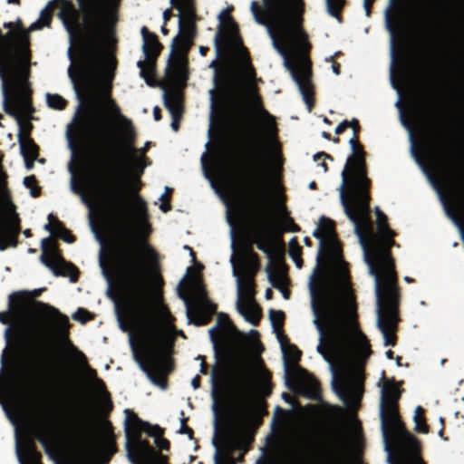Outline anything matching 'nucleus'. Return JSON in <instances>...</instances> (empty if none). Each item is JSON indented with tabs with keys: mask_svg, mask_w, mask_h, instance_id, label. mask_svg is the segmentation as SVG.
<instances>
[{
	"mask_svg": "<svg viewBox=\"0 0 464 464\" xmlns=\"http://www.w3.org/2000/svg\"><path fill=\"white\" fill-rule=\"evenodd\" d=\"M138 67L149 86L159 85L163 90L164 104L172 117L171 128L177 131L182 112L181 90L188 78L187 60H168L162 81L156 73V60H139Z\"/></svg>",
	"mask_w": 464,
	"mask_h": 464,
	"instance_id": "f8f14e48",
	"label": "nucleus"
},
{
	"mask_svg": "<svg viewBox=\"0 0 464 464\" xmlns=\"http://www.w3.org/2000/svg\"><path fill=\"white\" fill-rule=\"evenodd\" d=\"M24 185L25 188L30 189V194L32 197L36 198L40 194V187L36 184V179L34 176H28L24 179Z\"/></svg>",
	"mask_w": 464,
	"mask_h": 464,
	"instance_id": "f704fd0d",
	"label": "nucleus"
},
{
	"mask_svg": "<svg viewBox=\"0 0 464 464\" xmlns=\"http://www.w3.org/2000/svg\"><path fill=\"white\" fill-rule=\"evenodd\" d=\"M261 14L252 1L250 11L255 21L265 25L274 48L282 58H307L310 45L301 27L302 0H263Z\"/></svg>",
	"mask_w": 464,
	"mask_h": 464,
	"instance_id": "1a4fd4ad",
	"label": "nucleus"
},
{
	"mask_svg": "<svg viewBox=\"0 0 464 464\" xmlns=\"http://www.w3.org/2000/svg\"><path fill=\"white\" fill-rule=\"evenodd\" d=\"M100 450V442L92 435H82L77 438L73 443V451L80 460H87L93 458Z\"/></svg>",
	"mask_w": 464,
	"mask_h": 464,
	"instance_id": "b1692460",
	"label": "nucleus"
},
{
	"mask_svg": "<svg viewBox=\"0 0 464 464\" xmlns=\"http://www.w3.org/2000/svg\"><path fill=\"white\" fill-rule=\"evenodd\" d=\"M208 48L207 47H204V46H200L199 47V53L200 55L204 56L206 55V52H207Z\"/></svg>",
	"mask_w": 464,
	"mask_h": 464,
	"instance_id": "5fc2aeb1",
	"label": "nucleus"
},
{
	"mask_svg": "<svg viewBox=\"0 0 464 464\" xmlns=\"http://www.w3.org/2000/svg\"><path fill=\"white\" fill-rule=\"evenodd\" d=\"M171 190H172L171 188L166 187L165 192L160 198V199L161 201V204L160 205V208L165 213L170 209L169 198H170Z\"/></svg>",
	"mask_w": 464,
	"mask_h": 464,
	"instance_id": "c9c22d12",
	"label": "nucleus"
},
{
	"mask_svg": "<svg viewBox=\"0 0 464 464\" xmlns=\"http://www.w3.org/2000/svg\"><path fill=\"white\" fill-rule=\"evenodd\" d=\"M306 382H307L306 384L308 386V391L306 392V395L311 398H315L318 395V385H317L316 381L314 378L309 377L306 380Z\"/></svg>",
	"mask_w": 464,
	"mask_h": 464,
	"instance_id": "4c0bfd02",
	"label": "nucleus"
},
{
	"mask_svg": "<svg viewBox=\"0 0 464 464\" xmlns=\"http://www.w3.org/2000/svg\"><path fill=\"white\" fill-rule=\"evenodd\" d=\"M327 159H329V156L325 153H318L314 156V161L323 173L327 171V164L325 162Z\"/></svg>",
	"mask_w": 464,
	"mask_h": 464,
	"instance_id": "58836bf2",
	"label": "nucleus"
},
{
	"mask_svg": "<svg viewBox=\"0 0 464 464\" xmlns=\"http://www.w3.org/2000/svg\"><path fill=\"white\" fill-rule=\"evenodd\" d=\"M181 424H182L181 430H180L181 433H185V432H189L190 434L192 433V430L185 426V420H182Z\"/></svg>",
	"mask_w": 464,
	"mask_h": 464,
	"instance_id": "09e8293b",
	"label": "nucleus"
},
{
	"mask_svg": "<svg viewBox=\"0 0 464 464\" xmlns=\"http://www.w3.org/2000/svg\"><path fill=\"white\" fill-rule=\"evenodd\" d=\"M413 61L414 60H392L390 64V78L392 87L398 92L399 97L395 105L399 109L401 123L409 130L411 141L412 156L417 163L425 169L421 156L415 149L411 119V116L409 115L408 118L406 117V112L401 105V88L413 81L418 74L419 68L412 63Z\"/></svg>",
	"mask_w": 464,
	"mask_h": 464,
	"instance_id": "2eb2a0df",
	"label": "nucleus"
},
{
	"mask_svg": "<svg viewBox=\"0 0 464 464\" xmlns=\"http://www.w3.org/2000/svg\"><path fill=\"white\" fill-rule=\"evenodd\" d=\"M373 2V0H363V8L365 11V15L369 16L371 13V5Z\"/></svg>",
	"mask_w": 464,
	"mask_h": 464,
	"instance_id": "37998d69",
	"label": "nucleus"
},
{
	"mask_svg": "<svg viewBox=\"0 0 464 464\" xmlns=\"http://www.w3.org/2000/svg\"><path fill=\"white\" fill-rule=\"evenodd\" d=\"M266 296L267 299H270L272 297V291L271 289H267L266 292Z\"/></svg>",
	"mask_w": 464,
	"mask_h": 464,
	"instance_id": "4d7b16f0",
	"label": "nucleus"
},
{
	"mask_svg": "<svg viewBox=\"0 0 464 464\" xmlns=\"http://www.w3.org/2000/svg\"><path fill=\"white\" fill-rule=\"evenodd\" d=\"M140 33L143 40L141 49L144 58H156L160 49L156 35L151 34L145 26L141 28Z\"/></svg>",
	"mask_w": 464,
	"mask_h": 464,
	"instance_id": "bb28decb",
	"label": "nucleus"
},
{
	"mask_svg": "<svg viewBox=\"0 0 464 464\" xmlns=\"http://www.w3.org/2000/svg\"><path fill=\"white\" fill-rule=\"evenodd\" d=\"M153 113H154L155 120L159 121L160 119V109L158 107L154 108Z\"/></svg>",
	"mask_w": 464,
	"mask_h": 464,
	"instance_id": "8fccbe9b",
	"label": "nucleus"
},
{
	"mask_svg": "<svg viewBox=\"0 0 464 464\" xmlns=\"http://www.w3.org/2000/svg\"><path fill=\"white\" fill-rule=\"evenodd\" d=\"M201 165L206 179L227 207L232 249L230 264L237 283V310L246 321L255 325L261 316L260 308L255 301L254 282L259 262L249 245L242 243L238 247L236 245V218H232V211L237 212V195L229 178L230 159L221 151L213 155L206 152L201 157Z\"/></svg>",
	"mask_w": 464,
	"mask_h": 464,
	"instance_id": "0eeeda50",
	"label": "nucleus"
},
{
	"mask_svg": "<svg viewBox=\"0 0 464 464\" xmlns=\"http://www.w3.org/2000/svg\"><path fill=\"white\" fill-rule=\"evenodd\" d=\"M336 55H339V53H335L334 55H330V57H329V58H330V59H333V58H334V56H336Z\"/></svg>",
	"mask_w": 464,
	"mask_h": 464,
	"instance_id": "69168bd1",
	"label": "nucleus"
},
{
	"mask_svg": "<svg viewBox=\"0 0 464 464\" xmlns=\"http://www.w3.org/2000/svg\"><path fill=\"white\" fill-rule=\"evenodd\" d=\"M46 102L49 107L55 110H62L65 107L66 101L58 94H46Z\"/></svg>",
	"mask_w": 464,
	"mask_h": 464,
	"instance_id": "72a5a7b5",
	"label": "nucleus"
},
{
	"mask_svg": "<svg viewBox=\"0 0 464 464\" xmlns=\"http://www.w3.org/2000/svg\"><path fill=\"white\" fill-rule=\"evenodd\" d=\"M24 234L25 235V237H29L30 236V231L29 230H24Z\"/></svg>",
	"mask_w": 464,
	"mask_h": 464,
	"instance_id": "0e129e2a",
	"label": "nucleus"
},
{
	"mask_svg": "<svg viewBox=\"0 0 464 464\" xmlns=\"http://www.w3.org/2000/svg\"><path fill=\"white\" fill-rule=\"evenodd\" d=\"M269 393V374L260 360L246 349L229 353L224 363L212 373V398L214 408L233 403L237 407L232 414L226 438L221 445L214 441L215 464H235L236 450H247L251 441L248 423L251 416L250 401L255 394Z\"/></svg>",
	"mask_w": 464,
	"mask_h": 464,
	"instance_id": "423d86ee",
	"label": "nucleus"
},
{
	"mask_svg": "<svg viewBox=\"0 0 464 464\" xmlns=\"http://www.w3.org/2000/svg\"><path fill=\"white\" fill-rule=\"evenodd\" d=\"M44 229L49 231L51 234L61 237L67 243H72L74 241L73 236L64 228L63 224L53 214L48 216V223L44 226Z\"/></svg>",
	"mask_w": 464,
	"mask_h": 464,
	"instance_id": "c756f323",
	"label": "nucleus"
},
{
	"mask_svg": "<svg viewBox=\"0 0 464 464\" xmlns=\"http://www.w3.org/2000/svg\"><path fill=\"white\" fill-rule=\"evenodd\" d=\"M84 376L93 394L99 400L105 401L108 397L105 385L103 382L97 377L96 372L92 368H87Z\"/></svg>",
	"mask_w": 464,
	"mask_h": 464,
	"instance_id": "cd10ccee",
	"label": "nucleus"
},
{
	"mask_svg": "<svg viewBox=\"0 0 464 464\" xmlns=\"http://www.w3.org/2000/svg\"><path fill=\"white\" fill-rule=\"evenodd\" d=\"M71 61L68 74L75 91L78 92L79 89H83L99 92L102 108L115 121L113 129L102 118L82 116L73 128L68 127L66 131L72 154L68 166L71 189L92 208L102 202V185L86 166L84 153L93 146H101L117 154L129 174L138 178L147 166L144 154L150 142L143 149L134 147V131L130 121L121 113L120 108L109 95L117 67L116 60Z\"/></svg>",
	"mask_w": 464,
	"mask_h": 464,
	"instance_id": "7ed1b4c3",
	"label": "nucleus"
},
{
	"mask_svg": "<svg viewBox=\"0 0 464 464\" xmlns=\"http://www.w3.org/2000/svg\"><path fill=\"white\" fill-rule=\"evenodd\" d=\"M172 15V13H171V10L170 9H166L164 12H163V18L165 21H168L169 20L170 16Z\"/></svg>",
	"mask_w": 464,
	"mask_h": 464,
	"instance_id": "a18cd8bd",
	"label": "nucleus"
},
{
	"mask_svg": "<svg viewBox=\"0 0 464 464\" xmlns=\"http://www.w3.org/2000/svg\"><path fill=\"white\" fill-rule=\"evenodd\" d=\"M315 188V182L312 181L309 183V188L314 189Z\"/></svg>",
	"mask_w": 464,
	"mask_h": 464,
	"instance_id": "052dcab7",
	"label": "nucleus"
},
{
	"mask_svg": "<svg viewBox=\"0 0 464 464\" xmlns=\"http://www.w3.org/2000/svg\"><path fill=\"white\" fill-rule=\"evenodd\" d=\"M440 422L441 424V429L439 431V436L442 438V436H443V428H444V420H443V418H440Z\"/></svg>",
	"mask_w": 464,
	"mask_h": 464,
	"instance_id": "603ef678",
	"label": "nucleus"
},
{
	"mask_svg": "<svg viewBox=\"0 0 464 464\" xmlns=\"http://www.w3.org/2000/svg\"><path fill=\"white\" fill-rule=\"evenodd\" d=\"M21 384L17 377L9 372L0 376V403L12 422L15 421V414L20 411L19 397Z\"/></svg>",
	"mask_w": 464,
	"mask_h": 464,
	"instance_id": "6ab92c4d",
	"label": "nucleus"
},
{
	"mask_svg": "<svg viewBox=\"0 0 464 464\" xmlns=\"http://www.w3.org/2000/svg\"><path fill=\"white\" fill-rule=\"evenodd\" d=\"M191 385L193 386V388L196 390L199 387L200 385V377L198 375L195 376L192 381H191Z\"/></svg>",
	"mask_w": 464,
	"mask_h": 464,
	"instance_id": "c03bdc74",
	"label": "nucleus"
},
{
	"mask_svg": "<svg viewBox=\"0 0 464 464\" xmlns=\"http://www.w3.org/2000/svg\"><path fill=\"white\" fill-rule=\"evenodd\" d=\"M279 291L282 293L283 297L285 299H288L289 298V292L287 291L286 286H284V288L282 290H279Z\"/></svg>",
	"mask_w": 464,
	"mask_h": 464,
	"instance_id": "3c124183",
	"label": "nucleus"
},
{
	"mask_svg": "<svg viewBox=\"0 0 464 464\" xmlns=\"http://www.w3.org/2000/svg\"><path fill=\"white\" fill-rule=\"evenodd\" d=\"M111 229L118 246L117 264L108 268L102 257L100 263L110 285L119 281L116 312L120 326L129 333L140 369L155 385L165 389L177 332L165 305L152 296L149 264L156 254L145 242L151 230L146 203L137 197L131 208L117 210Z\"/></svg>",
	"mask_w": 464,
	"mask_h": 464,
	"instance_id": "f257e3e1",
	"label": "nucleus"
},
{
	"mask_svg": "<svg viewBox=\"0 0 464 464\" xmlns=\"http://www.w3.org/2000/svg\"><path fill=\"white\" fill-rule=\"evenodd\" d=\"M19 144L21 153L24 159L25 167L30 170L34 166V160L37 159V147L30 137L21 138Z\"/></svg>",
	"mask_w": 464,
	"mask_h": 464,
	"instance_id": "c85d7f7f",
	"label": "nucleus"
},
{
	"mask_svg": "<svg viewBox=\"0 0 464 464\" xmlns=\"http://www.w3.org/2000/svg\"><path fill=\"white\" fill-rule=\"evenodd\" d=\"M284 64L297 84L308 110L311 111L314 106L311 60H284Z\"/></svg>",
	"mask_w": 464,
	"mask_h": 464,
	"instance_id": "a211bd4d",
	"label": "nucleus"
},
{
	"mask_svg": "<svg viewBox=\"0 0 464 464\" xmlns=\"http://www.w3.org/2000/svg\"><path fill=\"white\" fill-rule=\"evenodd\" d=\"M218 29L214 36L216 58H249L235 22L225 10L218 14Z\"/></svg>",
	"mask_w": 464,
	"mask_h": 464,
	"instance_id": "f3484780",
	"label": "nucleus"
},
{
	"mask_svg": "<svg viewBox=\"0 0 464 464\" xmlns=\"http://www.w3.org/2000/svg\"><path fill=\"white\" fill-rule=\"evenodd\" d=\"M276 336L280 343L285 356L288 357V359L293 362L298 361L300 352L296 349V347L286 342L285 336H284L283 334L278 329L276 330Z\"/></svg>",
	"mask_w": 464,
	"mask_h": 464,
	"instance_id": "7c9ffc66",
	"label": "nucleus"
},
{
	"mask_svg": "<svg viewBox=\"0 0 464 464\" xmlns=\"http://www.w3.org/2000/svg\"><path fill=\"white\" fill-rule=\"evenodd\" d=\"M256 243L258 248L267 254L270 258V264L266 268L269 281L274 287L282 290L287 285V278L280 257L272 256L273 246L267 238H259Z\"/></svg>",
	"mask_w": 464,
	"mask_h": 464,
	"instance_id": "4be33fe9",
	"label": "nucleus"
},
{
	"mask_svg": "<svg viewBox=\"0 0 464 464\" xmlns=\"http://www.w3.org/2000/svg\"><path fill=\"white\" fill-rule=\"evenodd\" d=\"M332 70H333L334 74L338 75L340 73L339 64L337 63L334 62L332 63Z\"/></svg>",
	"mask_w": 464,
	"mask_h": 464,
	"instance_id": "de8ad7c7",
	"label": "nucleus"
},
{
	"mask_svg": "<svg viewBox=\"0 0 464 464\" xmlns=\"http://www.w3.org/2000/svg\"><path fill=\"white\" fill-rule=\"evenodd\" d=\"M400 360H401V357H398L396 360L397 365H400Z\"/></svg>",
	"mask_w": 464,
	"mask_h": 464,
	"instance_id": "774afa93",
	"label": "nucleus"
},
{
	"mask_svg": "<svg viewBox=\"0 0 464 464\" xmlns=\"http://www.w3.org/2000/svg\"><path fill=\"white\" fill-rule=\"evenodd\" d=\"M30 60H0V78L5 111L19 127L18 140L29 137L33 112L28 83Z\"/></svg>",
	"mask_w": 464,
	"mask_h": 464,
	"instance_id": "9b49d317",
	"label": "nucleus"
},
{
	"mask_svg": "<svg viewBox=\"0 0 464 464\" xmlns=\"http://www.w3.org/2000/svg\"><path fill=\"white\" fill-rule=\"evenodd\" d=\"M381 394V421L385 450L388 451L390 464H424L420 458L419 443L412 434L408 432L401 421L397 410L400 398L399 386L390 381H384Z\"/></svg>",
	"mask_w": 464,
	"mask_h": 464,
	"instance_id": "9d476101",
	"label": "nucleus"
},
{
	"mask_svg": "<svg viewBox=\"0 0 464 464\" xmlns=\"http://www.w3.org/2000/svg\"><path fill=\"white\" fill-rule=\"evenodd\" d=\"M304 243L307 245V246H310L311 245V241L308 237H305L304 238Z\"/></svg>",
	"mask_w": 464,
	"mask_h": 464,
	"instance_id": "680f3d73",
	"label": "nucleus"
},
{
	"mask_svg": "<svg viewBox=\"0 0 464 464\" xmlns=\"http://www.w3.org/2000/svg\"><path fill=\"white\" fill-rule=\"evenodd\" d=\"M209 67L214 70L215 84V88L209 90L211 106L214 107L218 92L247 103L256 113L258 129L247 133L245 140L244 198L253 218L266 230L274 216L280 219L287 216L281 193L276 190L272 198L264 179L268 165L276 171L282 164L275 118L263 108L256 92L255 72L250 60H213Z\"/></svg>",
	"mask_w": 464,
	"mask_h": 464,
	"instance_id": "20e7f679",
	"label": "nucleus"
},
{
	"mask_svg": "<svg viewBox=\"0 0 464 464\" xmlns=\"http://www.w3.org/2000/svg\"><path fill=\"white\" fill-rule=\"evenodd\" d=\"M42 256L43 263L49 267L56 276H69L71 281L74 282L77 279V270L71 264L60 256L57 251L55 241L51 237H46L42 240Z\"/></svg>",
	"mask_w": 464,
	"mask_h": 464,
	"instance_id": "aec40b11",
	"label": "nucleus"
},
{
	"mask_svg": "<svg viewBox=\"0 0 464 464\" xmlns=\"http://www.w3.org/2000/svg\"><path fill=\"white\" fill-rule=\"evenodd\" d=\"M270 319L273 326L276 329L279 328L284 320V313L281 311H271Z\"/></svg>",
	"mask_w": 464,
	"mask_h": 464,
	"instance_id": "ea45409f",
	"label": "nucleus"
},
{
	"mask_svg": "<svg viewBox=\"0 0 464 464\" xmlns=\"http://www.w3.org/2000/svg\"><path fill=\"white\" fill-rule=\"evenodd\" d=\"M203 266L196 265L195 267L188 268L189 276L184 289L179 292V295L186 306V314L189 323L196 325L207 323L203 312H213L214 306L207 296L206 290L202 284L199 273Z\"/></svg>",
	"mask_w": 464,
	"mask_h": 464,
	"instance_id": "4468645a",
	"label": "nucleus"
},
{
	"mask_svg": "<svg viewBox=\"0 0 464 464\" xmlns=\"http://www.w3.org/2000/svg\"><path fill=\"white\" fill-rule=\"evenodd\" d=\"M34 425L40 432H45L52 422V412L49 407L42 401H37L33 406Z\"/></svg>",
	"mask_w": 464,
	"mask_h": 464,
	"instance_id": "393cba45",
	"label": "nucleus"
},
{
	"mask_svg": "<svg viewBox=\"0 0 464 464\" xmlns=\"http://www.w3.org/2000/svg\"><path fill=\"white\" fill-rule=\"evenodd\" d=\"M385 28L390 34V58H400L395 53L396 32L405 24L404 7L396 4V0H389L384 10Z\"/></svg>",
	"mask_w": 464,
	"mask_h": 464,
	"instance_id": "412c9836",
	"label": "nucleus"
},
{
	"mask_svg": "<svg viewBox=\"0 0 464 464\" xmlns=\"http://www.w3.org/2000/svg\"><path fill=\"white\" fill-rule=\"evenodd\" d=\"M404 279H405L406 282H411V278H410L408 276H406Z\"/></svg>",
	"mask_w": 464,
	"mask_h": 464,
	"instance_id": "338daca9",
	"label": "nucleus"
},
{
	"mask_svg": "<svg viewBox=\"0 0 464 464\" xmlns=\"http://www.w3.org/2000/svg\"><path fill=\"white\" fill-rule=\"evenodd\" d=\"M92 318V314L83 308H79L73 314L72 319L81 323H85Z\"/></svg>",
	"mask_w": 464,
	"mask_h": 464,
	"instance_id": "e433bc0d",
	"label": "nucleus"
},
{
	"mask_svg": "<svg viewBox=\"0 0 464 464\" xmlns=\"http://www.w3.org/2000/svg\"><path fill=\"white\" fill-rule=\"evenodd\" d=\"M126 415L127 430V450L128 456L132 463L143 464L153 454L151 447L144 440L140 439V432L145 431L155 438V444L160 450H168L169 441L162 438L161 430L156 426H150L142 422L130 410L124 411Z\"/></svg>",
	"mask_w": 464,
	"mask_h": 464,
	"instance_id": "ddd939ff",
	"label": "nucleus"
},
{
	"mask_svg": "<svg viewBox=\"0 0 464 464\" xmlns=\"http://www.w3.org/2000/svg\"><path fill=\"white\" fill-rule=\"evenodd\" d=\"M290 255L293 258V260L295 261V265L297 266V267H301L302 266V262H301V259H300V249L299 247H291L290 248Z\"/></svg>",
	"mask_w": 464,
	"mask_h": 464,
	"instance_id": "a19ab883",
	"label": "nucleus"
},
{
	"mask_svg": "<svg viewBox=\"0 0 464 464\" xmlns=\"http://www.w3.org/2000/svg\"><path fill=\"white\" fill-rule=\"evenodd\" d=\"M16 432V454L20 464H41L39 462L40 454L34 449L32 440L26 436H21L18 428Z\"/></svg>",
	"mask_w": 464,
	"mask_h": 464,
	"instance_id": "5701e85b",
	"label": "nucleus"
},
{
	"mask_svg": "<svg viewBox=\"0 0 464 464\" xmlns=\"http://www.w3.org/2000/svg\"><path fill=\"white\" fill-rule=\"evenodd\" d=\"M67 353L69 357L78 365L84 374L86 369L90 368L87 365L85 355L69 342H67Z\"/></svg>",
	"mask_w": 464,
	"mask_h": 464,
	"instance_id": "2f4dec72",
	"label": "nucleus"
},
{
	"mask_svg": "<svg viewBox=\"0 0 464 464\" xmlns=\"http://www.w3.org/2000/svg\"><path fill=\"white\" fill-rule=\"evenodd\" d=\"M413 421L415 423V430L420 433H427L429 428L425 422L424 410L420 406H417L414 411Z\"/></svg>",
	"mask_w": 464,
	"mask_h": 464,
	"instance_id": "473e14b6",
	"label": "nucleus"
},
{
	"mask_svg": "<svg viewBox=\"0 0 464 464\" xmlns=\"http://www.w3.org/2000/svg\"><path fill=\"white\" fill-rule=\"evenodd\" d=\"M8 4H15V5H18L19 4V0H6Z\"/></svg>",
	"mask_w": 464,
	"mask_h": 464,
	"instance_id": "13d9d810",
	"label": "nucleus"
},
{
	"mask_svg": "<svg viewBox=\"0 0 464 464\" xmlns=\"http://www.w3.org/2000/svg\"><path fill=\"white\" fill-rule=\"evenodd\" d=\"M443 205H444V208H445V210H446V213L447 215L451 218L455 222H457V218L455 217V209H454V206L453 205H450V203L446 202L445 200H443Z\"/></svg>",
	"mask_w": 464,
	"mask_h": 464,
	"instance_id": "79ce46f5",
	"label": "nucleus"
},
{
	"mask_svg": "<svg viewBox=\"0 0 464 464\" xmlns=\"http://www.w3.org/2000/svg\"><path fill=\"white\" fill-rule=\"evenodd\" d=\"M313 235L319 240L317 266L309 280L316 351L329 365L332 388L351 411L361 401L363 369L372 354L357 321V303L334 222L321 218Z\"/></svg>",
	"mask_w": 464,
	"mask_h": 464,
	"instance_id": "f03ea898",
	"label": "nucleus"
},
{
	"mask_svg": "<svg viewBox=\"0 0 464 464\" xmlns=\"http://www.w3.org/2000/svg\"><path fill=\"white\" fill-rule=\"evenodd\" d=\"M40 290H34L33 296H38L40 295Z\"/></svg>",
	"mask_w": 464,
	"mask_h": 464,
	"instance_id": "e2e57ef3",
	"label": "nucleus"
},
{
	"mask_svg": "<svg viewBox=\"0 0 464 464\" xmlns=\"http://www.w3.org/2000/svg\"><path fill=\"white\" fill-rule=\"evenodd\" d=\"M348 440L349 441H345L344 440L340 439L339 440L335 441L333 445V450L334 454L341 455L343 453L348 447V443H352L354 446L358 445L360 440V427L358 420L354 417H352L351 419Z\"/></svg>",
	"mask_w": 464,
	"mask_h": 464,
	"instance_id": "a878e982",
	"label": "nucleus"
},
{
	"mask_svg": "<svg viewBox=\"0 0 464 464\" xmlns=\"http://www.w3.org/2000/svg\"><path fill=\"white\" fill-rule=\"evenodd\" d=\"M352 127L354 135L349 140L353 154L348 158L342 171V183L339 188L340 200L344 212L354 227L363 258L374 277L376 309H397L398 289L396 274L390 247L394 244V232L388 227L386 216L376 208L377 231L372 229L370 217V196L368 193L370 180L366 178L364 168V152L357 141L358 121L340 123L335 133L340 134Z\"/></svg>",
	"mask_w": 464,
	"mask_h": 464,
	"instance_id": "39448f33",
	"label": "nucleus"
},
{
	"mask_svg": "<svg viewBox=\"0 0 464 464\" xmlns=\"http://www.w3.org/2000/svg\"><path fill=\"white\" fill-rule=\"evenodd\" d=\"M27 292L10 295L8 311L0 313V322L9 326L5 331L6 348L1 362L4 372L6 350L12 343L13 334L43 344L53 340L67 342L69 321L57 309L42 303H32Z\"/></svg>",
	"mask_w": 464,
	"mask_h": 464,
	"instance_id": "6e6552de",
	"label": "nucleus"
},
{
	"mask_svg": "<svg viewBox=\"0 0 464 464\" xmlns=\"http://www.w3.org/2000/svg\"><path fill=\"white\" fill-rule=\"evenodd\" d=\"M283 398H284L287 402H289L290 404H292V405L294 406V401H293L292 398L290 397V395L283 394Z\"/></svg>",
	"mask_w": 464,
	"mask_h": 464,
	"instance_id": "864d4df0",
	"label": "nucleus"
},
{
	"mask_svg": "<svg viewBox=\"0 0 464 464\" xmlns=\"http://www.w3.org/2000/svg\"><path fill=\"white\" fill-rule=\"evenodd\" d=\"M67 53H68V58H70V59L75 58L74 56L72 55L71 47L68 48Z\"/></svg>",
	"mask_w": 464,
	"mask_h": 464,
	"instance_id": "bf43d9fd",
	"label": "nucleus"
},
{
	"mask_svg": "<svg viewBox=\"0 0 464 464\" xmlns=\"http://www.w3.org/2000/svg\"><path fill=\"white\" fill-rule=\"evenodd\" d=\"M198 359H201V363H200V372L205 374V373H206L207 369H206V363H205V362H204V358H203V357H201V356H198Z\"/></svg>",
	"mask_w": 464,
	"mask_h": 464,
	"instance_id": "49530a36",
	"label": "nucleus"
},
{
	"mask_svg": "<svg viewBox=\"0 0 464 464\" xmlns=\"http://www.w3.org/2000/svg\"><path fill=\"white\" fill-rule=\"evenodd\" d=\"M178 10L179 34L173 38L169 58H185L196 34L195 0H169Z\"/></svg>",
	"mask_w": 464,
	"mask_h": 464,
	"instance_id": "dca6fc26",
	"label": "nucleus"
},
{
	"mask_svg": "<svg viewBox=\"0 0 464 464\" xmlns=\"http://www.w3.org/2000/svg\"><path fill=\"white\" fill-rule=\"evenodd\" d=\"M386 357L389 359V360H392L393 358V352L392 350H389L386 352Z\"/></svg>",
	"mask_w": 464,
	"mask_h": 464,
	"instance_id": "6e6d98bb",
	"label": "nucleus"
}]
</instances>
